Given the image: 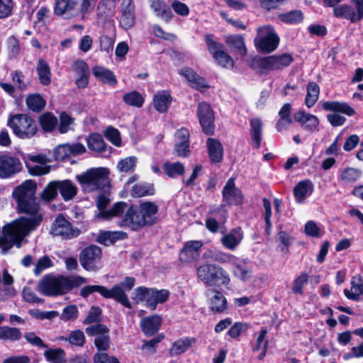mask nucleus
<instances>
[{"mask_svg": "<svg viewBox=\"0 0 363 363\" xmlns=\"http://www.w3.org/2000/svg\"><path fill=\"white\" fill-rule=\"evenodd\" d=\"M35 192L36 184L32 180H26L14 189L12 194L19 211L30 217H21L3 227L0 248L4 252L14 245L21 247L23 238L40 225L42 215L39 212L40 205L35 196Z\"/></svg>", "mask_w": 363, "mask_h": 363, "instance_id": "nucleus-1", "label": "nucleus"}, {"mask_svg": "<svg viewBox=\"0 0 363 363\" xmlns=\"http://www.w3.org/2000/svg\"><path fill=\"white\" fill-rule=\"evenodd\" d=\"M157 212L158 206L155 203L141 202L138 206H132L126 210L120 225L138 230L144 226L154 224Z\"/></svg>", "mask_w": 363, "mask_h": 363, "instance_id": "nucleus-2", "label": "nucleus"}, {"mask_svg": "<svg viewBox=\"0 0 363 363\" xmlns=\"http://www.w3.org/2000/svg\"><path fill=\"white\" fill-rule=\"evenodd\" d=\"M86 282V279L80 276H45L39 282L38 291L46 296H57L67 294L73 288Z\"/></svg>", "mask_w": 363, "mask_h": 363, "instance_id": "nucleus-3", "label": "nucleus"}, {"mask_svg": "<svg viewBox=\"0 0 363 363\" xmlns=\"http://www.w3.org/2000/svg\"><path fill=\"white\" fill-rule=\"evenodd\" d=\"M110 171L106 167L91 168L76 178L83 191L92 192L102 189L109 184Z\"/></svg>", "mask_w": 363, "mask_h": 363, "instance_id": "nucleus-4", "label": "nucleus"}, {"mask_svg": "<svg viewBox=\"0 0 363 363\" xmlns=\"http://www.w3.org/2000/svg\"><path fill=\"white\" fill-rule=\"evenodd\" d=\"M169 296L167 289L157 290L156 289L139 286L134 289L132 298L136 302H145V305L152 311L156 309L157 304L164 303Z\"/></svg>", "mask_w": 363, "mask_h": 363, "instance_id": "nucleus-5", "label": "nucleus"}, {"mask_svg": "<svg viewBox=\"0 0 363 363\" xmlns=\"http://www.w3.org/2000/svg\"><path fill=\"white\" fill-rule=\"evenodd\" d=\"M7 125L16 136L22 139L30 138L38 131L35 120L27 114L11 115Z\"/></svg>", "mask_w": 363, "mask_h": 363, "instance_id": "nucleus-6", "label": "nucleus"}, {"mask_svg": "<svg viewBox=\"0 0 363 363\" xmlns=\"http://www.w3.org/2000/svg\"><path fill=\"white\" fill-rule=\"evenodd\" d=\"M197 277L208 286L227 285L230 282L228 273L216 264H205L197 268Z\"/></svg>", "mask_w": 363, "mask_h": 363, "instance_id": "nucleus-7", "label": "nucleus"}, {"mask_svg": "<svg viewBox=\"0 0 363 363\" xmlns=\"http://www.w3.org/2000/svg\"><path fill=\"white\" fill-rule=\"evenodd\" d=\"M94 292H98L106 298H113L128 308H132L125 291L118 286H114L109 289L103 286L88 285L81 289L80 295L84 298H86Z\"/></svg>", "mask_w": 363, "mask_h": 363, "instance_id": "nucleus-8", "label": "nucleus"}, {"mask_svg": "<svg viewBox=\"0 0 363 363\" xmlns=\"http://www.w3.org/2000/svg\"><path fill=\"white\" fill-rule=\"evenodd\" d=\"M323 108L328 111L334 112L328 115L327 118L333 126H340L345 123L346 119L345 117L337 114L341 113L349 116L354 114V110L347 103L339 101H325L323 103Z\"/></svg>", "mask_w": 363, "mask_h": 363, "instance_id": "nucleus-9", "label": "nucleus"}, {"mask_svg": "<svg viewBox=\"0 0 363 363\" xmlns=\"http://www.w3.org/2000/svg\"><path fill=\"white\" fill-rule=\"evenodd\" d=\"M255 42L259 50L269 52L277 48L279 38L272 26H264L258 28Z\"/></svg>", "mask_w": 363, "mask_h": 363, "instance_id": "nucleus-10", "label": "nucleus"}, {"mask_svg": "<svg viewBox=\"0 0 363 363\" xmlns=\"http://www.w3.org/2000/svg\"><path fill=\"white\" fill-rule=\"evenodd\" d=\"M354 8L349 4L335 6L333 13L337 18L350 20L351 23L360 21L363 19V0H351Z\"/></svg>", "mask_w": 363, "mask_h": 363, "instance_id": "nucleus-11", "label": "nucleus"}, {"mask_svg": "<svg viewBox=\"0 0 363 363\" xmlns=\"http://www.w3.org/2000/svg\"><path fill=\"white\" fill-rule=\"evenodd\" d=\"M102 250L96 245H90L84 248L79 255V262L87 271H96L100 267Z\"/></svg>", "mask_w": 363, "mask_h": 363, "instance_id": "nucleus-12", "label": "nucleus"}, {"mask_svg": "<svg viewBox=\"0 0 363 363\" xmlns=\"http://www.w3.org/2000/svg\"><path fill=\"white\" fill-rule=\"evenodd\" d=\"M22 169V163L18 157L6 154L0 155V178H10Z\"/></svg>", "mask_w": 363, "mask_h": 363, "instance_id": "nucleus-13", "label": "nucleus"}, {"mask_svg": "<svg viewBox=\"0 0 363 363\" xmlns=\"http://www.w3.org/2000/svg\"><path fill=\"white\" fill-rule=\"evenodd\" d=\"M292 61L293 58L289 54L272 55L262 58L259 66L264 71L278 70L289 66Z\"/></svg>", "mask_w": 363, "mask_h": 363, "instance_id": "nucleus-14", "label": "nucleus"}, {"mask_svg": "<svg viewBox=\"0 0 363 363\" xmlns=\"http://www.w3.org/2000/svg\"><path fill=\"white\" fill-rule=\"evenodd\" d=\"M50 160L45 155H30L26 167L30 174L41 176L50 172V167L48 165Z\"/></svg>", "mask_w": 363, "mask_h": 363, "instance_id": "nucleus-15", "label": "nucleus"}, {"mask_svg": "<svg viewBox=\"0 0 363 363\" xmlns=\"http://www.w3.org/2000/svg\"><path fill=\"white\" fill-rule=\"evenodd\" d=\"M51 232L55 236H61L66 239H70L79 235V230L73 228L71 223L61 216H57L55 220Z\"/></svg>", "mask_w": 363, "mask_h": 363, "instance_id": "nucleus-16", "label": "nucleus"}, {"mask_svg": "<svg viewBox=\"0 0 363 363\" xmlns=\"http://www.w3.org/2000/svg\"><path fill=\"white\" fill-rule=\"evenodd\" d=\"M198 116L203 130L208 135L213 134L214 130V114L209 104L201 103L198 106Z\"/></svg>", "mask_w": 363, "mask_h": 363, "instance_id": "nucleus-17", "label": "nucleus"}, {"mask_svg": "<svg viewBox=\"0 0 363 363\" xmlns=\"http://www.w3.org/2000/svg\"><path fill=\"white\" fill-rule=\"evenodd\" d=\"M203 242L200 240H191L186 242L179 253V259L184 263L196 261L199 257L200 250Z\"/></svg>", "mask_w": 363, "mask_h": 363, "instance_id": "nucleus-18", "label": "nucleus"}, {"mask_svg": "<svg viewBox=\"0 0 363 363\" xmlns=\"http://www.w3.org/2000/svg\"><path fill=\"white\" fill-rule=\"evenodd\" d=\"M179 74L184 78L193 89H210L211 86L204 78L199 75L192 68L184 67L179 69Z\"/></svg>", "mask_w": 363, "mask_h": 363, "instance_id": "nucleus-19", "label": "nucleus"}, {"mask_svg": "<svg viewBox=\"0 0 363 363\" xmlns=\"http://www.w3.org/2000/svg\"><path fill=\"white\" fill-rule=\"evenodd\" d=\"M72 70L77 76L76 84L79 89H84L89 83V69L87 63L83 60H76L72 65Z\"/></svg>", "mask_w": 363, "mask_h": 363, "instance_id": "nucleus-20", "label": "nucleus"}, {"mask_svg": "<svg viewBox=\"0 0 363 363\" xmlns=\"http://www.w3.org/2000/svg\"><path fill=\"white\" fill-rule=\"evenodd\" d=\"M135 22V5L133 0H123L121 3V14L120 16V26L128 30Z\"/></svg>", "mask_w": 363, "mask_h": 363, "instance_id": "nucleus-21", "label": "nucleus"}, {"mask_svg": "<svg viewBox=\"0 0 363 363\" xmlns=\"http://www.w3.org/2000/svg\"><path fill=\"white\" fill-rule=\"evenodd\" d=\"M223 199L229 204L239 205L242 202V196L240 189L235 187L234 179L228 180L223 189Z\"/></svg>", "mask_w": 363, "mask_h": 363, "instance_id": "nucleus-22", "label": "nucleus"}, {"mask_svg": "<svg viewBox=\"0 0 363 363\" xmlns=\"http://www.w3.org/2000/svg\"><path fill=\"white\" fill-rule=\"evenodd\" d=\"M243 238V233L240 228H236L225 233L220 239L223 246L231 251L235 250Z\"/></svg>", "mask_w": 363, "mask_h": 363, "instance_id": "nucleus-23", "label": "nucleus"}, {"mask_svg": "<svg viewBox=\"0 0 363 363\" xmlns=\"http://www.w3.org/2000/svg\"><path fill=\"white\" fill-rule=\"evenodd\" d=\"M116 0H101L96 7V16L99 22H106L115 13Z\"/></svg>", "mask_w": 363, "mask_h": 363, "instance_id": "nucleus-24", "label": "nucleus"}, {"mask_svg": "<svg viewBox=\"0 0 363 363\" xmlns=\"http://www.w3.org/2000/svg\"><path fill=\"white\" fill-rule=\"evenodd\" d=\"M162 318L158 315H152L143 318L140 320V327L142 331L147 336H150L156 333L161 326Z\"/></svg>", "mask_w": 363, "mask_h": 363, "instance_id": "nucleus-25", "label": "nucleus"}, {"mask_svg": "<svg viewBox=\"0 0 363 363\" xmlns=\"http://www.w3.org/2000/svg\"><path fill=\"white\" fill-rule=\"evenodd\" d=\"M77 0H56L55 13L65 15L66 18L77 16Z\"/></svg>", "mask_w": 363, "mask_h": 363, "instance_id": "nucleus-26", "label": "nucleus"}, {"mask_svg": "<svg viewBox=\"0 0 363 363\" xmlns=\"http://www.w3.org/2000/svg\"><path fill=\"white\" fill-rule=\"evenodd\" d=\"M210 308L215 313H222L227 308V300L220 292L216 290L208 291Z\"/></svg>", "mask_w": 363, "mask_h": 363, "instance_id": "nucleus-27", "label": "nucleus"}, {"mask_svg": "<svg viewBox=\"0 0 363 363\" xmlns=\"http://www.w3.org/2000/svg\"><path fill=\"white\" fill-rule=\"evenodd\" d=\"M250 133L252 147L258 149L260 147L262 138V123L259 118H256L250 120Z\"/></svg>", "mask_w": 363, "mask_h": 363, "instance_id": "nucleus-28", "label": "nucleus"}, {"mask_svg": "<svg viewBox=\"0 0 363 363\" xmlns=\"http://www.w3.org/2000/svg\"><path fill=\"white\" fill-rule=\"evenodd\" d=\"M208 152L212 162H220L223 157V150L221 143L213 138L206 141Z\"/></svg>", "mask_w": 363, "mask_h": 363, "instance_id": "nucleus-29", "label": "nucleus"}, {"mask_svg": "<svg viewBox=\"0 0 363 363\" xmlns=\"http://www.w3.org/2000/svg\"><path fill=\"white\" fill-rule=\"evenodd\" d=\"M344 294L345 296L350 300L358 301L360 296L363 294V281L357 277L352 278L351 281L350 289H345Z\"/></svg>", "mask_w": 363, "mask_h": 363, "instance_id": "nucleus-30", "label": "nucleus"}, {"mask_svg": "<svg viewBox=\"0 0 363 363\" xmlns=\"http://www.w3.org/2000/svg\"><path fill=\"white\" fill-rule=\"evenodd\" d=\"M313 190V186L311 181L303 180L299 182L294 189V194L297 202L303 203L304 199L310 195Z\"/></svg>", "mask_w": 363, "mask_h": 363, "instance_id": "nucleus-31", "label": "nucleus"}, {"mask_svg": "<svg viewBox=\"0 0 363 363\" xmlns=\"http://www.w3.org/2000/svg\"><path fill=\"white\" fill-rule=\"evenodd\" d=\"M57 185L60 194L65 201L72 200L77 195V188L72 181H58Z\"/></svg>", "mask_w": 363, "mask_h": 363, "instance_id": "nucleus-32", "label": "nucleus"}, {"mask_svg": "<svg viewBox=\"0 0 363 363\" xmlns=\"http://www.w3.org/2000/svg\"><path fill=\"white\" fill-rule=\"evenodd\" d=\"M225 43L230 48L232 52L241 57L245 55L247 49L243 39L240 35H230L226 38Z\"/></svg>", "mask_w": 363, "mask_h": 363, "instance_id": "nucleus-33", "label": "nucleus"}, {"mask_svg": "<svg viewBox=\"0 0 363 363\" xmlns=\"http://www.w3.org/2000/svg\"><path fill=\"white\" fill-rule=\"evenodd\" d=\"M86 144L89 149L96 153H103L106 151V145L99 133H91L86 138Z\"/></svg>", "mask_w": 363, "mask_h": 363, "instance_id": "nucleus-34", "label": "nucleus"}, {"mask_svg": "<svg viewBox=\"0 0 363 363\" xmlns=\"http://www.w3.org/2000/svg\"><path fill=\"white\" fill-rule=\"evenodd\" d=\"M294 120L301 123L302 126L308 130H315L318 123L317 118L311 114L298 111L294 113Z\"/></svg>", "mask_w": 363, "mask_h": 363, "instance_id": "nucleus-35", "label": "nucleus"}, {"mask_svg": "<svg viewBox=\"0 0 363 363\" xmlns=\"http://www.w3.org/2000/svg\"><path fill=\"white\" fill-rule=\"evenodd\" d=\"M172 101L168 92H158L153 98V104L155 109L160 113H164Z\"/></svg>", "mask_w": 363, "mask_h": 363, "instance_id": "nucleus-36", "label": "nucleus"}, {"mask_svg": "<svg viewBox=\"0 0 363 363\" xmlns=\"http://www.w3.org/2000/svg\"><path fill=\"white\" fill-rule=\"evenodd\" d=\"M127 238V234L122 231H105L101 233L97 237V242L104 245H109L117 240L124 239Z\"/></svg>", "mask_w": 363, "mask_h": 363, "instance_id": "nucleus-37", "label": "nucleus"}, {"mask_svg": "<svg viewBox=\"0 0 363 363\" xmlns=\"http://www.w3.org/2000/svg\"><path fill=\"white\" fill-rule=\"evenodd\" d=\"M92 72L96 78L104 83L108 84H114L116 83V79L114 74L105 67L96 66L93 67Z\"/></svg>", "mask_w": 363, "mask_h": 363, "instance_id": "nucleus-38", "label": "nucleus"}, {"mask_svg": "<svg viewBox=\"0 0 363 363\" xmlns=\"http://www.w3.org/2000/svg\"><path fill=\"white\" fill-rule=\"evenodd\" d=\"M164 172L170 178H175L184 174L185 167L181 162H167L163 164Z\"/></svg>", "mask_w": 363, "mask_h": 363, "instance_id": "nucleus-39", "label": "nucleus"}, {"mask_svg": "<svg viewBox=\"0 0 363 363\" xmlns=\"http://www.w3.org/2000/svg\"><path fill=\"white\" fill-rule=\"evenodd\" d=\"M36 69L40 83L48 85L51 82V72L47 62L43 59L39 60Z\"/></svg>", "mask_w": 363, "mask_h": 363, "instance_id": "nucleus-40", "label": "nucleus"}, {"mask_svg": "<svg viewBox=\"0 0 363 363\" xmlns=\"http://www.w3.org/2000/svg\"><path fill=\"white\" fill-rule=\"evenodd\" d=\"M205 40L208 51L213 55L215 60H218L220 57H223L228 59L225 55V52L222 50V45L215 41L211 35H207L205 37Z\"/></svg>", "mask_w": 363, "mask_h": 363, "instance_id": "nucleus-41", "label": "nucleus"}, {"mask_svg": "<svg viewBox=\"0 0 363 363\" xmlns=\"http://www.w3.org/2000/svg\"><path fill=\"white\" fill-rule=\"evenodd\" d=\"M46 104L45 100L39 94H31L26 99V105L30 111L40 112Z\"/></svg>", "mask_w": 363, "mask_h": 363, "instance_id": "nucleus-42", "label": "nucleus"}, {"mask_svg": "<svg viewBox=\"0 0 363 363\" xmlns=\"http://www.w3.org/2000/svg\"><path fill=\"white\" fill-rule=\"evenodd\" d=\"M46 360L50 363H64L66 361L65 352L62 349H48L44 352Z\"/></svg>", "mask_w": 363, "mask_h": 363, "instance_id": "nucleus-43", "label": "nucleus"}, {"mask_svg": "<svg viewBox=\"0 0 363 363\" xmlns=\"http://www.w3.org/2000/svg\"><path fill=\"white\" fill-rule=\"evenodd\" d=\"M151 7L154 10L156 15L169 19L172 17L169 6L161 0H151Z\"/></svg>", "mask_w": 363, "mask_h": 363, "instance_id": "nucleus-44", "label": "nucleus"}, {"mask_svg": "<svg viewBox=\"0 0 363 363\" xmlns=\"http://www.w3.org/2000/svg\"><path fill=\"white\" fill-rule=\"evenodd\" d=\"M194 342L195 339L194 338L179 339L174 342L171 348V353L172 355L182 354L188 350Z\"/></svg>", "mask_w": 363, "mask_h": 363, "instance_id": "nucleus-45", "label": "nucleus"}, {"mask_svg": "<svg viewBox=\"0 0 363 363\" xmlns=\"http://www.w3.org/2000/svg\"><path fill=\"white\" fill-rule=\"evenodd\" d=\"M21 337V333L19 329L8 326L0 327V340L16 341Z\"/></svg>", "mask_w": 363, "mask_h": 363, "instance_id": "nucleus-46", "label": "nucleus"}, {"mask_svg": "<svg viewBox=\"0 0 363 363\" xmlns=\"http://www.w3.org/2000/svg\"><path fill=\"white\" fill-rule=\"evenodd\" d=\"M127 203L123 201L116 203L113 207L108 210L101 211V218L104 219H109L112 217H118L126 212Z\"/></svg>", "mask_w": 363, "mask_h": 363, "instance_id": "nucleus-47", "label": "nucleus"}, {"mask_svg": "<svg viewBox=\"0 0 363 363\" xmlns=\"http://www.w3.org/2000/svg\"><path fill=\"white\" fill-rule=\"evenodd\" d=\"M137 157L134 156L127 157L121 160L116 166L118 171L121 173H129L135 170L137 164Z\"/></svg>", "mask_w": 363, "mask_h": 363, "instance_id": "nucleus-48", "label": "nucleus"}, {"mask_svg": "<svg viewBox=\"0 0 363 363\" xmlns=\"http://www.w3.org/2000/svg\"><path fill=\"white\" fill-rule=\"evenodd\" d=\"M155 194V189L152 184L147 183H138L133 186L132 195L136 197H143L151 196Z\"/></svg>", "mask_w": 363, "mask_h": 363, "instance_id": "nucleus-49", "label": "nucleus"}, {"mask_svg": "<svg viewBox=\"0 0 363 363\" xmlns=\"http://www.w3.org/2000/svg\"><path fill=\"white\" fill-rule=\"evenodd\" d=\"M123 99L127 105L137 108L142 107L145 101L144 96L140 92H127Z\"/></svg>", "mask_w": 363, "mask_h": 363, "instance_id": "nucleus-50", "label": "nucleus"}, {"mask_svg": "<svg viewBox=\"0 0 363 363\" xmlns=\"http://www.w3.org/2000/svg\"><path fill=\"white\" fill-rule=\"evenodd\" d=\"M39 122L41 128L47 132H50L57 126V118L50 113H45L40 116Z\"/></svg>", "mask_w": 363, "mask_h": 363, "instance_id": "nucleus-51", "label": "nucleus"}, {"mask_svg": "<svg viewBox=\"0 0 363 363\" xmlns=\"http://www.w3.org/2000/svg\"><path fill=\"white\" fill-rule=\"evenodd\" d=\"M294 238L285 231H280L277 235V241L279 242L278 249L283 254L289 252V247L292 244Z\"/></svg>", "mask_w": 363, "mask_h": 363, "instance_id": "nucleus-52", "label": "nucleus"}, {"mask_svg": "<svg viewBox=\"0 0 363 363\" xmlns=\"http://www.w3.org/2000/svg\"><path fill=\"white\" fill-rule=\"evenodd\" d=\"M267 330L265 328L261 329L256 340V344L253 347V350L258 351L262 350V352L260 354V359L263 358L267 348L268 341L266 340V335Z\"/></svg>", "mask_w": 363, "mask_h": 363, "instance_id": "nucleus-53", "label": "nucleus"}, {"mask_svg": "<svg viewBox=\"0 0 363 363\" xmlns=\"http://www.w3.org/2000/svg\"><path fill=\"white\" fill-rule=\"evenodd\" d=\"M97 0H77V15L89 13L93 11Z\"/></svg>", "mask_w": 363, "mask_h": 363, "instance_id": "nucleus-54", "label": "nucleus"}, {"mask_svg": "<svg viewBox=\"0 0 363 363\" xmlns=\"http://www.w3.org/2000/svg\"><path fill=\"white\" fill-rule=\"evenodd\" d=\"M52 266V260L48 256L45 255L37 261L33 269V273L35 276H39L44 270Z\"/></svg>", "mask_w": 363, "mask_h": 363, "instance_id": "nucleus-55", "label": "nucleus"}, {"mask_svg": "<svg viewBox=\"0 0 363 363\" xmlns=\"http://www.w3.org/2000/svg\"><path fill=\"white\" fill-rule=\"evenodd\" d=\"M57 182H50L41 193V198L45 201H50L55 198L57 194Z\"/></svg>", "mask_w": 363, "mask_h": 363, "instance_id": "nucleus-56", "label": "nucleus"}, {"mask_svg": "<svg viewBox=\"0 0 363 363\" xmlns=\"http://www.w3.org/2000/svg\"><path fill=\"white\" fill-rule=\"evenodd\" d=\"M212 258L214 261L221 264H231L236 262L237 257L233 255L224 252L222 251L215 252L212 255Z\"/></svg>", "mask_w": 363, "mask_h": 363, "instance_id": "nucleus-57", "label": "nucleus"}, {"mask_svg": "<svg viewBox=\"0 0 363 363\" xmlns=\"http://www.w3.org/2000/svg\"><path fill=\"white\" fill-rule=\"evenodd\" d=\"M60 339L68 341L70 344L76 346H82L85 342L84 335L79 330H74L69 334V337H62Z\"/></svg>", "mask_w": 363, "mask_h": 363, "instance_id": "nucleus-58", "label": "nucleus"}, {"mask_svg": "<svg viewBox=\"0 0 363 363\" xmlns=\"http://www.w3.org/2000/svg\"><path fill=\"white\" fill-rule=\"evenodd\" d=\"M361 176V172L354 168L348 167L344 169L341 174L342 181L351 183L356 182Z\"/></svg>", "mask_w": 363, "mask_h": 363, "instance_id": "nucleus-59", "label": "nucleus"}, {"mask_svg": "<svg viewBox=\"0 0 363 363\" xmlns=\"http://www.w3.org/2000/svg\"><path fill=\"white\" fill-rule=\"evenodd\" d=\"M308 276L307 274H301L297 277L293 282L291 291L294 294H303V289L308 283Z\"/></svg>", "mask_w": 363, "mask_h": 363, "instance_id": "nucleus-60", "label": "nucleus"}, {"mask_svg": "<svg viewBox=\"0 0 363 363\" xmlns=\"http://www.w3.org/2000/svg\"><path fill=\"white\" fill-rule=\"evenodd\" d=\"M250 328V325L246 323L236 322L228 331V334L232 338L239 337L242 333L247 331Z\"/></svg>", "mask_w": 363, "mask_h": 363, "instance_id": "nucleus-61", "label": "nucleus"}, {"mask_svg": "<svg viewBox=\"0 0 363 363\" xmlns=\"http://www.w3.org/2000/svg\"><path fill=\"white\" fill-rule=\"evenodd\" d=\"M106 138L114 145L119 147L121 145V134L118 129L108 127L105 130Z\"/></svg>", "mask_w": 363, "mask_h": 363, "instance_id": "nucleus-62", "label": "nucleus"}, {"mask_svg": "<svg viewBox=\"0 0 363 363\" xmlns=\"http://www.w3.org/2000/svg\"><path fill=\"white\" fill-rule=\"evenodd\" d=\"M24 338L32 346L39 349L47 348L48 345L44 343L43 340L33 332H28L24 334Z\"/></svg>", "mask_w": 363, "mask_h": 363, "instance_id": "nucleus-63", "label": "nucleus"}, {"mask_svg": "<svg viewBox=\"0 0 363 363\" xmlns=\"http://www.w3.org/2000/svg\"><path fill=\"white\" fill-rule=\"evenodd\" d=\"M55 160L63 161L71 156L69 144H62L57 146L54 151Z\"/></svg>", "mask_w": 363, "mask_h": 363, "instance_id": "nucleus-64", "label": "nucleus"}]
</instances>
